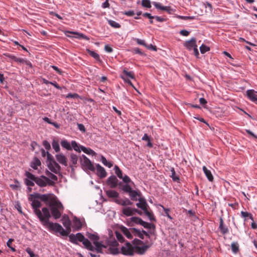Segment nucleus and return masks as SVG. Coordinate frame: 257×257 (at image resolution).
Instances as JSON below:
<instances>
[{
	"label": "nucleus",
	"instance_id": "nucleus-1",
	"mask_svg": "<svg viewBox=\"0 0 257 257\" xmlns=\"http://www.w3.org/2000/svg\"><path fill=\"white\" fill-rule=\"evenodd\" d=\"M42 211L45 216V218L41 222L44 226L48 227L51 230L55 231L56 232H59L62 236H67L68 235V232H67L60 224L57 223L49 222V219L51 217V215L49 209L48 208H43Z\"/></svg>",
	"mask_w": 257,
	"mask_h": 257
},
{
	"label": "nucleus",
	"instance_id": "nucleus-2",
	"mask_svg": "<svg viewBox=\"0 0 257 257\" xmlns=\"http://www.w3.org/2000/svg\"><path fill=\"white\" fill-rule=\"evenodd\" d=\"M70 241L75 243L78 244V241L82 242L85 247L88 250H93V246L90 241L87 238H85L84 236L81 233H77L76 234H71L69 235Z\"/></svg>",
	"mask_w": 257,
	"mask_h": 257
},
{
	"label": "nucleus",
	"instance_id": "nucleus-3",
	"mask_svg": "<svg viewBox=\"0 0 257 257\" xmlns=\"http://www.w3.org/2000/svg\"><path fill=\"white\" fill-rule=\"evenodd\" d=\"M49 207L53 217L56 219L59 218L64 208L62 203L56 199L54 202L50 203Z\"/></svg>",
	"mask_w": 257,
	"mask_h": 257
},
{
	"label": "nucleus",
	"instance_id": "nucleus-4",
	"mask_svg": "<svg viewBox=\"0 0 257 257\" xmlns=\"http://www.w3.org/2000/svg\"><path fill=\"white\" fill-rule=\"evenodd\" d=\"M138 201L139 202L136 203V206L144 211V213L149 218L150 220H155L153 214L148 210L149 207L146 199L144 197H140L138 198Z\"/></svg>",
	"mask_w": 257,
	"mask_h": 257
},
{
	"label": "nucleus",
	"instance_id": "nucleus-5",
	"mask_svg": "<svg viewBox=\"0 0 257 257\" xmlns=\"http://www.w3.org/2000/svg\"><path fill=\"white\" fill-rule=\"evenodd\" d=\"M87 237L93 241L95 247L93 246V250H90V251H96L98 253L102 252V248H106L107 246L103 244L101 242L98 241L99 239V237L94 234L88 233Z\"/></svg>",
	"mask_w": 257,
	"mask_h": 257
},
{
	"label": "nucleus",
	"instance_id": "nucleus-6",
	"mask_svg": "<svg viewBox=\"0 0 257 257\" xmlns=\"http://www.w3.org/2000/svg\"><path fill=\"white\" fill-rule=\"evenodd\" d=\"M32 201V206L34 209V213L39 218L40 220L43 221L44 219H45V216L44 215V214L42 213L41 211L39 209L41 206V202L38 200L33 199L32 200H30Z\"/></svg>",
	"mask_w": 257,
	"mask_h": 257
},
{
	"label": "nucleus",
	"instance_id": "nucleus-7",
	"mask_svg": "<svg viewBox=\"0 0 257 257\" xmlns=\"http://www.w3.org/2000/svg\"><path fill=\"white\" fill-rule=\"evenodd\" d=\"M80 163L82 168L85 170L94 171L95 169L90 160L85 155H82L80 158Z\"/></svg>",
	"mask_w": 257,
	"mask_h": 257
},
{
	"label": "nucleus",
	"instance_id": "nucleus-8",
	"mask_svg": "<svg viewBox=\"0 0 257 257\" xmlns=\"http://www.w3.org/2000/svg\"><path fill=\"white\" fill-rule=\"evenodd\" d=\"M35 182L37 185L41 187L46 186L47 184L53 185L54 184V182L53 181L44 176H42L40 178L37 177Z\"/></svg>",
	"mask_w": 257,
	"mask_h": 257
},
{
	"label": "nucleus",
	"instance_id": "nucleus-9",
	"mask_svg": "<svg viewBox=\"0 0 257 257\" xmlns=\"http://www.w3.org/2000/svg\"><path fill=\"white\" fill-rule=\"evenodd\" d=\"M121 253L125 255H133L135 251V247L133 246L130 242H126L121 248Z\"/></svg>",
	"mask_w": 257,
	"mask_h": 257
},
{
	"label": "nucleus",
	"instance_id": "nucleus-10",
	"mask_svg": "<svg viewBox=\"0 0 257 257\" xmlns=\"http://www.w3.org/2000/svg\"><path fill=\"white\" fill-rule=\"evenodd\" d=\"M56 199H57L56 197L51 193L42 194L41 197V200L45 202L46 204H49V205Z\"/></svg>",
	"mask_w": 257,
	"mask_h": 257
},
{
	"label": "nucleus",
	"instance_id": "nucleus-11",
	"mask_svg": "<svg viewBox=\"0 0 257 257\" xmlns=\"http://www.w3.org/2000/svg\"><path fill=\"white\" fill-rule=\"evenodd\" d=\"M48 167L52 172L57 174L59 173L61 169L60 166L55 161L49 162Z\"/></svg>",
	"mask_w": 257,
	"mask_h": 257
},
{
	"label": "nucleus",
	"instance_id": "nucleus-12",
	"mask_svg": "<svg viewBox=\"0 0 257 257\" xmlns=\"http://www.w3.org/2000/svg\"><path fill=\"white\" fill-rule=\"evenodd\" d=\"M107 184L111 188H116L118 185V179L115 176H111L107 179Z\"/></svg>",
	"mask_w": 257,
	"mask_h": 257
},
{
	"label": "nucleus",
	"instance_id": "nucleus-13",
	"mask_svg": "<svg viewBox=\"0 0 257 257\" xmlns=\"http://www.w3.org/2000/svg\"><path fill=\"white\" fill-rule=\"evenodd\" d=\"M55 157L57 161L59 163L65 166H67L68 165L67 159L64 155L62 154H58L56 155Z\"/></svg>",
	"mask_w": 257,
	"mask_h": 257
},
{
	"label": "nucleus",
	"instance_id": "nucleus-14",
	"mask_svg": "<svg viewBox=\"0 0 257 257\" xmlns=\"http://www.w3.org/2000/svg\"><path fill=\"white\" fill-rule=\"evenodd\" d=\"M96 174L101 178L105 177L107 175L106 172L104 168L101 167L99 164L96 165Z\"/></svg>",
	"mask_w": 257,
	"mask_h": 257
},
{
	"label": "nucleus",
	"instance_id": "nucleus-15",
	"mask_svg": "<svg viewBox=\"0 0 257 257\" xmlns=\"http://www.w3.org/2000/svg\"><path fill=\"white\" fill-rule=\"evenodd\" d=\"M67 33L75 34L76 35L75 37L77 39H84L87 41L89 40V38L82 33H79L77 32L66 31L65 32V35L69 37H70L71 36L68 35Z\"/></svg>",
	"mask_w": 257,
	"mask_h": 257
},
{
	"label": "nucleus",
	"instance_id": "nucleus-16",
	"mask_svg": "<svg viewBox=\"0 0 257 257\" xmlns=\"http://www.w3.org/2000/svg\"><path fill=\"white\" fill-rule=\"evenodd\" d=\"M248 97L253 102H257V92L254 90H247L246 92Z\"/></svg>",
	"mask_w": 257,
	"mask_h": 257
},
{
	"label": "nucleus",
	"instance_id": "nucleus-17",
	"mask_svg": "<svg viewBox=\"0 0 257 257\" xmlns=\"http://www.w3.org/2000/svg\"><path fill=\"white\" fill-rule=\"evenodd\" d=\"M149 247L150 246L148 245H145L143 246L136 245L135 247V251L140 254H143L147 250Z\"/></svg>",
	"mask_w": 257,
	"mask_h": 257
},
{
	"label": "nucleus",
	"instance_id": "nucleus-18",
	"mask_svg": "<svg viewBox=\"0 0 257 257\" xmlns=\"http://www.w3.org/2000/svg\"><path fill=\"white\" fill-rule=\"evenodd\" d=\"M185 46L189 50H191L195 47H197L196 39L194 38H192L190 40L187 41L185 42Z\"/></svg>",
	"mask_w": 257,
	"mask_h": 257
},
{
	"label": "nucleus",
	"instance_id": "nucleus-19",
	"mask_svg": "<svg viewBox=\"0 0 257 257\" xmlns=\"http://www.w3.org/2000/svg\"><path fill=\"white\" fill-rule=\"evenodd\" d=\"M120 229L128 238L132 239L133 238V233L131 229L130 230L126 227L123 226H121L120 227Z\"/></svg>",
	"mask_w": 257,
	"mask_h": 257
},
{
	"label": "nucleus",
	"instance_id": "nucleus-20",
	"mask_svg": "<svg viewBox=\"0 0 257 257\" xmlns=\"http://www.w3.org/2000/svg\"><path fill=\"white\" fill-rule=\"evenodd\" d=\"M129 196L133 201H137L138 200L137 197H140L141 196V193L140 192H138L136 190H133L132 192L129 193Z\"/></svg>",
	"mask_w": 257,
	"mask_h": 257
},
{
	"label": "nucleus",
	"instance_id": "nucleus-21",
	"mask_svg": "<svg viewBox=\"0 0 257 257\" xmlns=\"http://www.w3.org/2000/svg\"><path fill=\"white\" fill-rule=\"evenodd\" d=\"M202 169L208 180L210 182L213 181L214 178L211 171L208 170L205 166H203Z\"/></svg>",
	"mask_w": 257,
	"mask_h": 257
},
{
	"label": "nucleus",
	"instance_id": "nucleus-22",
	"mask_svg": "<svg viewBox=\"0 0 257 257\" xmlns=\"http://www.w3.org/2000/svg\"><path fill=\"white\" fill-rule=\"evenodd\" d=\"M122 213L126 216H130L133 215L132 208L130 207H126L122 209Z\"/></svg>",
	"mask_w": 257,
	"mask_h": 257
},
{
	"label": "nucleus",
	"instance_id": "nucleus-23",
	"mask_svg": "<svg viewBox=\"0 0 257 257\" xmlns=\"http://www.w3.org/2000/svg\"><path fill=\"white\" fill-rule=\"evenodd\" d=\"M106 194L108 197L113 198H116L119 195V194L116 191L112 190H106Z\"/></svg>",
	"mask_w": 257,
	"mask_h": 257
},
{
	"label": "nucleus",
	"instance_id": "nucleus-24",
	"mask_svg": "<svg viewBox=\"0 0 257 257\" xmlns=\"http://www.w3.org/2000/svg\"><path fill=\"white\" fill-rule=\"evenodd\" d=\"M131 230L132 233L135 236H138L141 239H144V236L143 235L142 232L140 230L137 229L135 228H131Z\"/></svg>",
	"mask_w": 257,
	"mask_h": 257
},
{
	"label": "nucleus",
	"instance_id": "nucleus-25",
	"mask_svg": "<svg viewBox=\"0 0 257 257\" xmlns=\"http://www.w3.org/2000/svg\"><path fill=\"white\" fill-rule=\"evenodd\" d=\"M169 170L171 172L170 176L172 178L174 181H178L179 180V177L176 175L175 169L173 167H170Z\"/></svg>",
	"mask_w": 257,
	"mask_h": 257
},
{
	"label": "nucleus",
	"instance_id": "nucleus-26",
	"mask_svg": "<svg viewBox=\"0 0 257 257\" xmlns=\"http://www.w3.org/2000/svg\"><path fill=\"white\" fill-rule=\"evenodd\" d=\"M78 161V157L74 154H71L70 155V162L72 163V164L70 165V167L72 168L73 170V166L77 164Z\"/></svg>",
	"mask_w": 257,
	"mask_h": 257
},
{
	"label": "nucleus",
	"instance_id": "nucleus-27",
	"mask_svg": "<svg viewBox=\"0 0 257 257\" xmlns=\"http://www.w3.org/2000/svg\"><path fill=\"white\" fill-rule=\"evenodd\" d=\"M219 227L223 234H224L228 232L227 227H224L223 226V221L222 218H220V224Z\"/></svg>",
	"mask_w": 257,
	"mask_h": 257
},
{
	"label": "nucleus",
	"instance_id": "nucleus-28",
	"mask_svg": "<svg viewBox=\"0 0 257 257\" xmlns=\"http://www.w3.org/2000/svg\"><path fill=\"white\" fill-rule=\"evenodd\" d=\"M81 150L85 153L88 155H92L94 156L96 154L95 152L90 149H88L83 146L80 147Z\"/></svg>",
	"mask_w": 257,
	"mask_h": 257
},
{
	"label": "nucleus",
	"instance_id": "nucleus-29",
	"mask_svg": "<svg viewBox=\"0 0 257 257\" xmlns=\"http://www.w3.org/2000/svg\"><path fill=\"white\" fill-rule=\"evenodd\" d=\"M142 140L144 141H147V146L151 148L153 147V144L150 141V138L147 134H145L144 136L142 138Z\"/></svg>",
	"mask_w": 257,
	"mask_h": 257
},
{
	"label": "nucleus",
	"instance_id": "nucleus-30",
	"mask_svg": "<svg viewBox=\"0 0 257 257\" xmlns=\"http://www.w3.org/2000/svg\"><path fill=\"white\" fill-rule=\"evenodd\" d=\"M61 145L62 147L68 150H72L71 146H70V144L66 140H63V141H61Z\"/></svg>",
	"mask_w": 257,
	"mask_h": 257
},
{
	"label": "nucleus",
	"instance_id": "nucleus-31",
	"mask_svg": "<svg viewBox=\"0 0 257 257\" xmlns=\"http://www.w3.org/2000/svg\"><path fill=\"white\" fill-rule=\"evenodd\" d=\"M241 215L242 217L245 218V220H246L247 218L253 220V217L252 215L250 213H248L247 212L241 211Z\"/></svg>",
	"mask_w": 257,
	"mask_h": 257
},
{
	"label": "nucleus",
	"instance_id": "nucleus-32",
	"mask_svg": "<svg viewBox=\"0 0 257 257\" xmlns=\"http://www.w3.org/2000/svg\"><path fill=\"white\" fill-rule=\"evenodd\" d=\"M101 161L103 164V165L109 168H111L113 165L111 162H107L106 158L103 156H102L101 157Z\"/></svg>",
	"mask_w": 257,
	"mask_h": 257
},
{
	"label": "nucleus",
	"instance_id": "nucleus-33",
	"mask_svg": "<svg viewBox=\"0 0 257 257\" xmlns=\"http://www.w3.org/2000/svg\"><path fill=\"white\" fill-rule=\"evenodd\" d=\"M86 51L89 53V54L93 57L96 60H100L99 56L98 54L94 51L90 50L89 49H87Z\"/></svg>",
	"mask_w": 257,
	"mask_h": 257
},
{
	"label": "nucleus",
	"instance_id": "nucleus-34",
	"mask_svg": "<svg viewBox=\"0 0 257 257\" xmlns=\"http://www.w3.org/2000/svg\"><path fill=\"white\" fill-rule=\"evenodd\" d=\"M114 169L115 171V173L116 175L117 176V177L120 179L122 178V171L119 168V167L115 165L114 166Z\"/></svg>",
	"mask_w": 257,
	"mask_h": 257
},
{
	"label": "nucleus",
	"instance_id": "nucleus-35",
	"mask_svg": "<svg viewBox=\"0 0 257 257\" xmlns=\"http://www.w3.org/2000/svg\"><path fill=\"white\" fill-rule=\"evenodd\" d=\"M231 249L233 253H236L238 250V244L237 242H232L231 244Z\"/></svg>",
	"mask_w": 257,
	"mask_h": 257
},
{
	"label": "nucleus",
	"instance_id": "nucleus-36",
	"mask_svg": "<svg viewBox=\"0 0 257 257\" xmlns=\"http://www.w3.org/2000/svg\"><path fill=\"white\" fill-rule=\"evenodd\" d=\"M122 73L123 74V75L122 76H124L126 78H127V77H128L132 79L134 78V74L132 72H128L126 70L124 69Z\"/></svg>",
	"mask_w": 257,
	"mask_h": 257
},
{
	"label": "nucleus",
	"instance_id": "nucleus-37",
	"mask_svg": "<svg viewBox=\"0 0 257 257\" xmlns=\"http://www.w3.org/2000/svg\"><path fill=\"white\" fill-rule=\"evenodd\" d=\"M108 250L112 254H117L119 252L118 249L116 247L109 246Z\"/></svg>",
	"mask_w": 257,
	"mask_h": 257
},
{
	"label": "nucleus",
	"instance_id": "nucleus-38",
	"mask_svg": "<svg viewBox=\"0 0 257 257\" xmlns=\"http://www.w3.org/2000/svg\"><path fill=\"white\" fill-rule=\"evenodd\" d=\"M140 225L143 226L146 228H150V229H151V228H153L154 229L155 228V225L154 224H150V223L145 222L143 220Z\"/></svg>",
	"mask_w": 257,
	"mask_h": 257
},
{
	"label": "nucleus",
	"instance_id": "nucleus-39",
	"mask_svg": "<svg viewBox=\"0 0 257 257\" xmlns=\"http://www.w3.org/2000/svg\"><path fill=\"white\" fill-rule=\"evenodd\" d=\"M52 145L53 148L56 152H58L60 151L59 144L57 141L54 140Z\"/></svg>",
	"mask_w": 257,
	"mask_h": 257
},
{
	"label": "nucleus",
	"instance_id": "nucleus-40",
	"mask_svg": "<svg viewBox=\"0 0 257 257\" xmlns=\"http://www.w3.org/2000/svg\"><path fill=\"white\" fill-rule=\"evenodd\" d=\"M108 24L112 27L114 28H119L120 27V25L116 23V22L112 21V20H108Z\"/></svg>",
	"mask_w": 257,
	"mask_h": 257
},
{
	"label": "nucleus",
	"instance_id": "nucleus-41",
	"mask_svg": "<svg viewBox=\"0 0 257 257\" xmlns=\"http://www.w3.org/2000/svg\"><path fill=\"white\" fill-rule=\"evenodd\" d=\"M131 221L136 223V224H141V223L142 222L143 220L139 217H133L131 218Z\"/></svg>",
	"mask_w": 257,
	"mask_h": 257
},
{
	"label": "nucleus",
	"instance_id": "nucleus-42",
	"mask_svg": "<svg viewBox=\"0 0 257 257\" xmlns=\"http://www.w3.org/2000/svg\"><path fill=\"white\" fill-rule=\"evenodd\" d=\"M42 194L39 193H36L35 194H31L29 197V200H32V199H35L36 198L41 199V197Z\"/></svg>",
	"mask_w": 257,
	"mask_h": 257
},
{
	"label": "nucleus",
	"instance_id": "nucleus-43",
	"mask_svg": "<svg viewBox=\"0 0 257 257\" xmlns=\"http://www.w3.org/2000/svg\"><path fill=\"white\" fill-rule=\"evenodd\" d=\"M26 176L28 178V179H29L32 181H35L37 177H36L34 175H33L32 173L26 172L25 173Z\"/></svg>",
	"mask_w": 257,
	"mask_h": 257
},
{
	"label": "nucleus",
	"instance_id": "nucleus-44",
	"mask_svg": "<svg viewBox=\"0 0 257 257\" xmlns=\"http://www.w3.org/2000/svg\"><path fill=\"white\" fill-rule=\"evenodd\" d=\"M142 5L143 7L150 8L151 7V2L150 0H143Z\"/></svg>",
	"mask_w": 257,
	"mask_h": 257
},
{
	"label": "nucleus",
	"instance_id": "nucleus-45",
	"mask_svg": "<svg viewBox=\"0 0 257 257\" xmlns=\"http://www.w3.org/2000/svg\"><path fill=\"white\" fill-rule=\"evenodd\" d=\"M46 174L49 177V178H51L52 180H54V181L57 180V179H58L57 177L55 175L52 174L51 172L47 171L46 172Z\"/></svg>",
	"mask_w": 257,
	"mask_h": 257
},
{
	"label": "nucleus",
	"instance_id": "nucleus-46",
	"mask_svg": "<svg viewBox=\"0 0 257 257\" xmlns=\"http://www.w3.org/2000/svg\"><path fill=\"white\" fill-rule=\"evenodd\" d=\"M209 50L210 48L204 45H202L200 47V50L202 54L205 53V52L209 51Z\"/></svg>",
	"mask_w": 257,
	"mask_h": 257
},
{
	"label": "nucleus",
	"instance_id": "nucleus-47",
	"mask_svg": "<svg viewBox=\"0 0 257 257\" xmlns=\"http://www.w3.org/2000/svg\"><path fill=\"white\" fill-rule=\"evenodd\" d=\"M122 189L125 192L128 193V194L133 190L131 186L127 184L123 185Z\"/></svg>",
	"mask_w": 257,
	"mask_h": 257
},
{
	"label": "nucleus",
	"instance_id": "nucleus-48",
	"mask_svg": "<svg viewBox=\"0 0 257 257\" xmlns=\"http://www.w3.org/2000/svg\"><path fill=\"white\" fill-rule=\"evenodd\" d=\"M153 4L155 6V7L158 9H160L161 10H167V7L161 6V4L159 3L154 2L153 3Z\"/></svg>",
	"mask_w": 257,
	"mask_h": 257
},
{
	"label": "nucleus",
	"instance_id": "nucleus-49",
	"mask_svg": "<svg viewBox=\"0 0 257 257\" xmlns=\"http://www.w3.org/2000/svg\"><path fill=\"white\" fill-rule=\"evenodd\" d=\"M116 237L117 239V240L120 242H123L124 240V237L122 236V235L118 231L115 232Z\"/></svg>",
	"mask_w": 257,
	"mask_h": 257
},
{
	"label": "nucleus",
	"instance_id": "nucleus-50",
	"mask_svg": "<svg viewBox=\"0 0 257 257\" xmlns=\"http://www.w3.org/2000/svg\"><path fill=\"white\" fill-rule=\"evenodd\" d=\"M72 147L74 150L77 152H80L81 150L79 149V146L75 141H72L71 143Z\"/></svg>",
	"mask_w": 257,
	"mask_h": 257
},
{
	"label": "nucleus",
	"instance_id": "nucleus-51",
	"mask_svg": "<svg viewBox=\"0 0 257 257\" xmlns=\"http://www.w3.org/2000/svg\"><path fill=\"white\" fill-rule=\"evenodd\" d=\"M132 204V202H131L129 199H126L122 201L121 205L125 206L127 205H131Z\"/></svg>",
	"mask_w": 257,
	"mask_h": 257
},
{
	"label": "nucleus",
	"instance_id": "nucleus-52",
	"mask_svg": "<svg viewBox=\"0 0 257 257\" xmlns=\"http://www.w3.org/2000/svg\"><path fill=\"white\" fill-rule=\"evenodd\" d=\"M118 242H117V241L116 240H113V241H109L108 242V245L109 246H112V247H116L118 245Z\"/></svg>",
	"mask_w": 257,
	"mask_h": 257
},
{
	"label": "nucleus",
	"instance_id": "nucleus-53",
	"mask_svg": "<svg viewBox=\"0 0 257 257\" xmlns=\"http://www.w3.org/2000/svg\"><path fill=\"white\" fill-rule=\"evenodd\" d=\"M66 98H78L79 97V95L77 93H69L66 96Z\"/></svg>",
	"mask_w": 257,
	"mask_h": 257
},
{
	"label": "nucleus",
	"instance_id": "nucleus-54",
	"mask_svg": "<svg viewBox=\"0 0 257 257\" xmlns=\"http://www.w3.org/2000/svg\"><path fill=\"white\" fill-rule=\"evenodd\" d=\"M178 17L179 19H183V20H193L195 18L194 16H178Z\"/></svg>",
	"mask_w": 257,
	"mask_h": 257
},
{
	"label": "nucleus",
	"instance_id": "nucleus-55",
	"mask_svg": "<svg viewBox=\"0 0 257 257\" xmlns=\"http://www.w3.org/2000/svg\"><path fill=\"white\" fill-rule=\"evenodd\" d=\"M43 145L44 146L46 150H49L51 148V146L49 143L47 141H44L43 142Z\"/></svg>",
	"mask_w": 257,
	"mask_h": 257
},
{
	"label": "nucleus",
	"instance_id": "nucleus-56",
	"mask_svg": "<svg viewBox=\"0 0 257 257\" xmlns=\"http://www.w3.org/2000/svg\"><path fill=\"white\" fill-rule=\"evenodd\" d=\"M33 181L30 180L28 179H25V183L28 186H33L34 185V183Z\"/></svg>",
	"mask_w": 257,
	"mask_h": 257
},
{
	"label": "nucleus",
	"instance_id": "nucleus-57",
	"mask_svg": "<svg viewBox=\"0 0 257 257\" xmlns=\"http://www.w3.org/2000/svg\"><path fill=\"white\" fill-rule=\"evenodd\" d=\"M26 251L30 255V257H34L35 254L33 252V251L31 250V249L29 247H28L26 248Z\"/></svg>",
	"mask_w": 257,
	"mask_h": 257
},
{
	"label": "nucleus",
	"instance_id": "nucleus-58",
	"mask_svg": "<svg viewBox=\"0 0 257 257\" xmlns=\"http://www.w3.org/2000/svg\"><path fill=\"white\" fill-rule=\"evenodd\" d=\"M47 157L49 162H52L53 161H55L53 156L48 152H47Z\"/></svg>",
	"mask_w": 257,
	"mask_h": 257
},
{
	"label": "nucleus",
	"instance_id": "nucleus-59",
	"mask_svg": "<svg viewBox=\"0 0 257 257\" xmlns=\"http://www.w3.org/2000/svg\"><path fill=\"white\" fill-rule=\"evenodd\" d=\"M122 179L124 183H127L131 182L130 178L126 175H125L124 177L122 176V178H121Z\"/></svg>",
	"mask_w": 257,
	"mask_h": 257
},
{
	"label": "nucleus",
	"instance_id": "nucleus-60",
	"mask_svg": "<svg viewBox=\"0 0 257 257\" xmlns=\"http://www.w3.org/2000/svg\"><path fill=\"white\" fill-rule=\"evenodd\" d=\"M64 226L67 229H69L70 228V222L69 220H67L64 222L63 223Z\"/></svg>",
	"mask_w": 257,
	"mask_h": 257
},
{
	"label": "nucleus",
	"instance_id": "nucleus-61",
	"mask_svg": "<svg viewBox=\"0 0 257 257\" xmlns=\"http://www.w3.org/2000/svg\"><path fill=\"white\" fill-rule=\"evenodd\" d=\"M41 163L39 160H37L36 163H33V165H31V167L34 169H37V166L40 165Z\"/></svg>",
	"mask_w": 257,
	"mask_h": 257
},
{
	"label": "nucleus",
	"instance_id": "nucleus-62",
	"mask_svg": "<svg viewBox=\"0 0 257 257\" xmlns=\"http://www.w3.org/2000/svg\"><path fill=\"white\" fill-rule=\"evenodd\" d=\"M121 78L126 82H127L128 84H130L131 86H132V87H133L134 88H135L134 86L133 85V84H132V82L129 80L127 78H125L124 76H121Z\"/></svg>",
	"mask_w": 257,
	"mask_h": 257
},
{
	"label": "nucleus",
	"instance_id": "nucleus-63",
	"mask_svg": "<svg viewBox=\"0 0 257 257\" xmlns=\"http://www.w3.org/2000/svg\"><path fill=\"white\" fill-rule=\"evenodd\" d=\"M123 14L128 16H133L135 15V13L133 11H126L124 12Z\"/></svg>",
	"mask_w": 257,
	"mask_h": 257
},
{
	"label": "nucleus",
	"instance_id": "nucleus-64",
	"mask_svg": "<svg viewBox=\"0 0 257 257\" xmlns=\"http://www.w3.org/2000/svg\"><path fill=\"white\" fill-rule=\"evenodd\" d=\"M78 127L79 130L82 132H85V128L83 124H78Z\"/></svg>",
	"mask_w": 257,
	"mask_h": 257
}]
</instances>
